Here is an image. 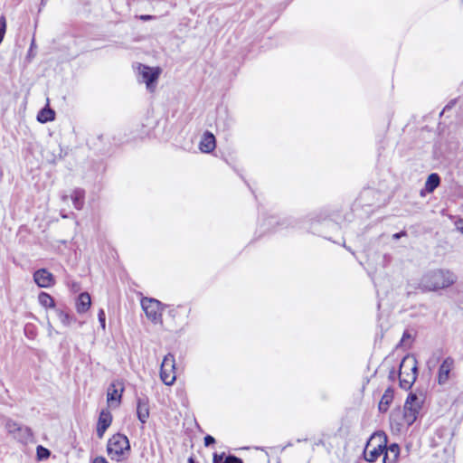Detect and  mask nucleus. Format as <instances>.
Masks as SVG:
<instances>
[{"label":"nucleus","mask_w":463,"mask_h":463,"mask_svg":"<svg viewBox=\"0 0 463 463\" xmlns=\"http://www.w3.org/2000/svg\"><path fill=\"white\" fill-rule=\"evenodd\" d=\"M456 281V276L444 269H436L425 273L420 282V286L425 290H438L452 285Z\"/></svg>","instance_id":"f257e3e1"},{"label":"nucleus","mask_w":463,"mask_h":463,"mask_svg":"<svg viewBox=\"0 0 463 463\" xmlns=\"http://www.w3.org/2000/svg\"><path fill=\"white\" fill-rule=\"evenodd\" d=\"M418 362L414 356H405L401 364L399 370L400 386L404 389H410L417 378Z\"/></svg>","instance_id":"f03ea898"},{"label":"nucleus","mask_w":463,"mask_h":463,"mask_svg":"<svg viewBox=\"0 0 463 463\" xmlns=\"http://www.w3.org/2000/svg\"><path fill=\"white\" fill-rule=\"evenodd\" d=\"M419 407H395L391 412L390 420L397 430L410 427L417 419Z\"/></svg>","instance_id":"7ed1b4c3"},{"label":"nucleus","mask_w":463,"mask_h":463,"mask_svg":"<svg viewBox=\"0 0 463 463\" xmlns=\"http://www.w3.org/2000/svg\"><path fill=\"white\" fill-rule=\"evenodd\" d=\"M387 437L383 432L373 433L366 443L364 450V458L366 461L373 463L383 455Z\"/></svg>","instance_id":"20e7f679"},{"label":"nucleus","mask_w":463,"mask_h":463,"mask_svg":"<svg viewBox=\"0 0 463 463\" xmlns=\"http://www.w3.org/2000/svg\"><path fill=\"white\" fill-rule=\"evenodd\" d=\"M107 450L111 459L119 461L125 452L130 450L129 440L127 436L117 433L109 439Z\"/></svg>","instance_id":"39448f33"},{"label":"nucleus","mask_w":463,"mask_h":463,"mask_svg":"<svg viewBox=\"0 0 463 463\" xmlns=\"http://www.w3.org/2000/svg\"><path fill=\"white\" fill-rule=\"evenodd\" d=\"M5 428L14 439L21 443L26 444L33 440V432L30 428L21 425L20 423L8 420Z\"/></svg>","instance_id":"423d86ee"},{"label":"nucleus","mask_w":463,"mask_h":463,"mask_svg":"<svg viewBox=\"0 0 463 463\" xmlns=\"http://www.w3.org/2000/svg\"><path fill=\"white\" fill-rule=\"evenodd\" d=\"M160 377L166 385H171L176 379L175 357L172 354H166L161 364Z\"/></svg>","instance_id":"0eeeda50"},{"label":"nucleus","mask_w":463,"mask_h":463,"mask_svg":"<svg viewBox=\"0 0 463 463\" xmlns=\"http://www.w3.org/2000/svg\"><path fill=\"white\" fill-rule=\"evenodd\" d=\"M141 306L146 316L152 322H157L162 317V308L160 301L155 298H144L141 300Z\"/></svg>","instance_id":"6e6552de"},{"label":"nucleus","mask_w":463,"mask_h":463,"mask_svg":"<svg viewBox=\"0 0 463 463\" xmlns=\"http://www.w3.org/2000/svg\"><path fill=\"white\" fill-rule=\"evenodd\" d=\"M139 73L142 76L143 81L146 82V88L151 91L154 90L153 83L156 82L160 74V69H152L148 66L139 65Z\"/></svg>","instance_id":"1a4fd4ad"},{"label":"nucleus","mask_w":463,"mask_h":463,"mask_svg":"<svg viewBox=\"0 0 463 463\" xmlns=\"http://www.w3.org/2000/svg\"><path fill=\"white\" fill-rule=\"evenodd\" d=\"M33 280L40 288H50L54 285L53 275L46 269H40L33 273Z\"/></svg>","instance_id":"9d476101"},{"label":"nucleus","mask_w":463,"mask_h":463,"mask_svg":"<svg viewBox=\"0 0 463 463\" xmlns=\"http://www.w3.org/2000/svg\"><path fill=\"white\" fill-rule=\"evenodd\" d=\"M112 422V415L108 409H103L99 416L97 424V435L99 438H102L107 429Z\"/></svg>","instance_id":"9b49d317"},{"label":"nucleus","mask_w":463,"mask_h":463,"mask_svg":"<svg viewBox=\"0 0 463 463\" xmlns=\"http://www.w3.org/2000/svg\"><path fill=\"white\" fill-rule=\"evenodd\" d=\"M454 367V360L451 357H447L441 363L438 373V382L439 384H444L449 381V373Z\"/></svg>","instance_id":"f8f14e48"},{"label":"nucleus","mask_w":463,"mask_h":463,"mask_svg":"<svg viewBox=\"0 0 463 463\" xmlns=\"http://www.w3.org/2000/svg\"><path fill=\"white\" fill-rule=\"evenodd\" d=\"M124 391V383L120 381L111 383L108 389V402H116L119 403L121 402L122 392Z\"/></svg>","instance_id":"ddd939ff"},{"label":"nucleus","mask_w":463,"mask_h":463,"mask_svg":"<svg viewBox=\"0 0 463 463\" xmlns=\"http://www.w3.org/2000/svg\"><path fill=\"white\" fill-rule=\"evenodd\" d=\"M383 452V463H396L400 455V447L396 443H392L388 447L385 445Z\"/></svg>","instance_id":"4468645a"},{"label":"nucleus","mask_w":463,"mask_h":463,"mask_svg":"<svg viewBox=\"0 0 463 463\" xmlns=\"http://www.w3.org/2000/svg\"><path fill=\"white\" fill-rule=\"evenodd\" d=\"M215 146L216 141L214 136L209 131L204 132L199 144L200 150L203 153H210Z\"/></svg>","instance_id":"2eb2a0df"},{"label":"nucleus","mask_w":463,"mask_h":463,"mask_svg":"<svg viewBox=\"0 0 463 463\" xmlns=\"http://www.w3.org/2000/svg\"><path fill=\"white\" fill-rule=\"evenodd\" d=\"M91 305V299L89 293L84 292L81 293L77 300L76 303V309L78 313H85L89 310L90 307Z\"/></svg>","instance_id":"dca6fc26"},{"label":"nucleus","mask_w":463,"mask_h":463,"mask_svg":"<svg viewBox=\"0 0 463 463\" xmlns=\"http://www.w3.org/2000/svg\"><path fill=\"white\" fill-rule=\"evenodd\" d=\"M71 198L73 202V205L77 210H80L84 203V191L81 189H76L72 192Z\"/></svg>","instance_id":"f3484780"},{"label":"nucleus","mask_w":463,"mask_h":463,"mask_svg":"<svg viewBox=\"0 0 463 463\" xmlns=\"http://www.w3.org/2000/svg\"><path fill=\"white\" fill-rule=\"evenodd\" d=\"M439 183H440V178H439V175L435 174V173L430 174L428 176V179L425 183V189L429 193H432L439 185Z\"/></svg>","instance_id":"a211bd4d"},{"label":"nucleus","mask_w":463,"mask_h":463,"mask_svg":"<svg viewBox=\"0 0 463 463\" xmlns=\"http://www.w3.org/2000/svg\"><path fill=\"white\" fill-rule=\"evenodd\" d=\"M55 113L50 108L43 109L37 115V119L41 123H46L54 119Z\"/></svg>","instance_id":"6ab92c4d"},{"label":"nucleus","mask_w":463,"mask_h":463,"mask_svg":"<svg viewBox=\"0 0 463 463\" xmlns=\"http://www.w3.org/2000/svg\"><path fill=\"white\" fill-rule=\"evenodd\" d=\"M425 402V395L422 392H420L419 394L416 392H411L408 395L405 404L409 405L415 403L416 405L423 404Z\"/></svg>","instance_id":"aec40b11"},{"label":"nucleus","mask_w":463,"mask_h":463,"mask_svg":"<svg viewBox=\"0 0 463 463\" xmlns=\"http://www.w3.org/2000/svg\"><path fill=\"white\" fill-rule=\"evenodd\" d=\"M38 301L43 307H54V299L46 292H41L38 296Z\"/></svg>","instance_id":"412c9836"},{"label":"nucleus","mask_w":463,"mask_h":463,"mask_svg":"<svg viewBox=\"0 0 463 463\" xmlns=\"http://www.w3.org/2000/svg\"><path fill=\"white\" fill-rule=\"evenodd\" d=\"M394 391L392 388H387L383 394L378 405H390L393 401Z\"/></svg>","instance_id":"4be33fe9"},{"label":"nucleus","mask_w":463,"mask_h":463,"mask_svg":"<svg viewBox=\"0 0 463 463\" xmlns=\"http://www.w3.org/2000/svg\"><path fill=\"white\" fill-rule=\"evenodd\" d=\"M56 313H57L59 320L61 321V323L63 326H69L71 324L73 319L68 313H66L62 310H60V309H58L56 311Z\"/></svg>","instance_id":"5701e85b"},{"label":"nucleus","mask_w":463,"mask_h":463,"mask_svg":"<svg viewBox=\"0 0 463 463\" xmlns=\"http://www.w3.org/2000/svg\"><path fill=\"white\" fill-rule=\"evenodd\" d=\"M137 415L138 420L145 423L149 417V410L148 407H137Z\"/></svg>","instance_id":"b1692460"},{"label":"nucleus","mask_w":463,"mask_h":463,"mask_svg":"<svg viewBox=\"0 0 463 463\" xmlns=\"http://www.w3.org/2000/svg\"><path fill=\"white\" fill-rule=\"evenodd\" d=\"M6 29V21L5 16L0 17V43H2L4 39V35Z\"/></svg>","instance_id":"393cba45"},{"label":"nucleus","mask_w":463,"mask_h":463,"mask_svg":"<svg viewBox=\"0 0 463 463\" xmlns=\"http://www.w3.org/2000/svg\"><path fill=\"white\" fill-rule=\"evenodd\" d=\"M37 453L40 458H46L50 456V451L47 449L39 446L37 449Z\"/></svg>","instance_id":"a878e982"},{"label":"nucleus","mask_w":463,"mask_h":463,"mask_svg":"<svg viewBox=\"0 0 463 463\" xmlns=\"http://www.w3.org/2000/svg\"><path fill=\"white\" fill-rule=\"evenodd\" d=\"M98 318H99V321L100 323V326L102 327V329H105V326H106V316H105V312L103 309H99V313H98Z\"/></svg>","instance_id":"bb28decb"},{"label":"nucleus","mask_w":463,"mask_h":463,"mask_svg":"<svg viewBox=\"0 0 463 463\" xmlns=\"http://www.w3.org/2000/svg\"><path fill=\"white\" fill-rule=\"evenodd\" d=\"M223 463H243L242 460L235 456L229 455L225 458Z\"/></svg>","instance_id":"cd10ccee"},{"label":"nucleus","mask_w":463,"mask_h":463,"mask_svg":"<svg viewBox=\"0 0 463 463\" xmlns=\"http://www.w3.org/2000/svg\"><path fill=\"white\" fill-rule=\"evenodd\" d=\"M214 443H215V439H214L213 436H211V435H206V436L204 437V445H205L206 447H208V446H210V445H213V444H214Z\"/></svg>","instance_id":"c85d7f7f"},{"label":"nucleus","mask_w":463,"mask_h":463,"mask_svg":"<svg viewBox=\"0 0 463 463\" xmlns=\"http://www.w3.org/2000/svg\"><path fill=\"white\" fill-rule=\"evenodd\" d=\"M223 455L214 454L213 458V463H223Z\"/></svg>","instance_id":"c756f323"},{"label":"nucleus","mask_w":463,"mask_h":463,"mask_svg":"<svg viewBox=\"0 0 463 463\" xmlns=\"http://www.w3.org/2000/svg\"><path fill=\"white\" fill-rule=\"evenodd\" d=\"M140 20L146 22L155 19L156 17L154 15L149 14H142L138 17Z\"/></svg>","instance_id":"7c9ffc66"},{"label":"nucleus","mask_w":463,"mask_h":463,"mask_svg":"<svg viewBox=\"0 0 463 463\" xmlns=\"http://www.w3.org/2000/svg\"><path fill=\"white\" fill-rule=\"evenodd\" d=\"M92 463H108V461L101 457L96 458Z\"/></svg>","instance_id":"2f4dec72"},{"label":"nucleus","mask_w":463,"mask_h":463,"mask_svg":"<svg viewBox=\"0 0 463 463\" xmlns=\"http://www.w3.org/2000/svg\"><path fill=\"white\" fill-rule=\"evenodd\" d=\"M404 235H405V232H399V233H395V234H393V238H394L395 240H397V239H399V238H401L402 236H404Z\"/></svg>","instance_id":"473e14b6"},{"label":"nucleus","mask_w":463,"mask_h":463,"mask_svg":"<svg viewBox=\"0 0 463 463\" xmlns=\"http://www.w3.org/2000/svg\"><path fill=\"white\" fill-rule=\"evenodd\" d=\"M410 337H411V335L409 334V332L405 331L402 335V340H405Z\"/></svg>","instance_id":"72a5a7b5"},{"label":"nucleus","mask_w":463,"mask_h":463,"mask_svg":"<svg viewBox=\"0 0 463 463\" xmlns=\"http://www.w3.org/2000/svg\"><path fill=\"white\" fill-rule=\"evenodd\" d=\"M378 408H379V411H380L381 412H385V411H387V408H388V407H382V406H379Z\"/></svg>","instance_id":"f704fd0d"},{"label":"nucleus","mask_w":463,"mask_h":463,"mask_svg":"<svg viewBox=\"0 0 463 463\" xmlns=\"http://www.w3.org/2000/svg\"><path fill=\"white\" fill-rule=\"evenodd\" d=\"M188 463H194V459H193L192 458H190L188 459Z\"/></svg>","instance_id":"c9c22d12"},{"label":"nucleus","mask_w":463,"mask_h":463,"mask_svg":"<svg viewBox=\"0 0 463 463\" xmlns=\"http://www.w3.org/2000/svg\"><path fill=\"white\" fill-rule=\"evenodd\" d=\"M67 198H68V196H67V195L62 196V200H63V201H66V200H67Z\"/></svg>","instance_id":"e433bc0d"},{"label":"nucleus","mask_w":463,"mask_h":463,"mask_svg":"<svg viewBox=\"0 0 463 463\" xmlns=\"http://www.w3.org/2000/svg\"><path fill=\"white\" fill-rule=\"evenodd\" d=\"M41 4H42V5H45L44 0H42Z\"/></svg>","instance_id":"4c0bfd02"},{"label":"nucleus","mask_w":463,"mask_h":463,"mask_svg":"<svg viewBox=\"0 0 463 463\" xmlns=\"http://www.w3.org/2000/svg\"><path fill=\"white\" fill-rule=\"evenodd\" d=\"M303 440H307V439H303ZM300 441H302V439H298V442H300Z\"/></svg>","instance_id":"58836bf2"}]
</instances>
